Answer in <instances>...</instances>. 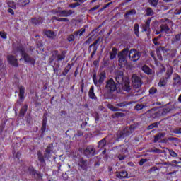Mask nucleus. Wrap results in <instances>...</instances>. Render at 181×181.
<instances>
[{
  "label": "nucleus",
  "instance_id": "1",
  "mask_svg": "<svg viewBox=\"0 0 181 181\" xmlns=\"http://www.w3.org/2000/svg\"><path fill=\"white\" fill-rule=\"evenodd\" d=\"M129 52V49L128 48H125L118 54V62H119V67H125L127 66V56H128V53Z\"/></svg>",
  "mask_w": 181,
  "mask_h": 181
},
{
  "label": "nucleus",
  "instance_id": "2",
  "mask_svg": "<svg viewBox=\"0 0 181 181\" xmlns=\"http://www.w3.org/2000/svg\"><path fill=\"white\" fill-rule=\"evenodd\" d=\"M117 84L115 83L114 79L110 78L106 81V86H105V90L107 91L108 94H112L117 91L118 87Z\"/></svg>",
  "mask_w": 181,
  "mask_h": 181
},
{
  "label": "nucleus",
  "instance_id": "3",
  "mask_svg": "<svg viewBox=\"0 0 181 181\" xmlns=\"http://www.w3.org/2000/svg\"><path fill=\"white\" fill-rule=\"evenodd\" d=\"M76 165L79 170H83L84 172H87L88 170V168H90L88 160L84 159L83 157L78 158Z\"/></svg>",
  "mask_w": 181,
  "mask_h": 181
},
{
  "label": "nucleus",
  "instance_id": "4",
  "mask_svg": "<svg viewBox=\"0 0 181 181\" xmlns=\"http://www.w3.org/2000/svg\"><path fill=\"white\" fill-rule=\"evenodd\" d=\"M100 40H101V37H99L95 40V41L93 44L89 45L88 49V53H91V50H93L90 56V59H93L94 56H95V54L97 53V50H98V46H100V44H98Z\"/></svg>",
  "mask_w": 181,
  "mask_h": 181
},
{
  "label": "nucleus",
  "instance_id": "5",
  "mask_svg": "<svg viewBox=\"0 0 181 181\" xmlns=\"http://www.w3.org/2000/svg\"><path fill=\"white\" fill-rule=\"evenodd\" d=\"M66 59V51H62L61 54L59 53V50H54L52 52V62L55 61L56 63H60L62 60Z\"/></svg>",
  "mask_w": 181,
  "mask_h": 181
},
{
  "label": "nucleus",
  "instance_id": "6",
  "mask_svg": "<svg viewBox=\"0 0 181 181\" xmlns=\"http://www.w3.org/2000/svg\"><path fill=\"white\" fill-rule=\"evenodd\" d=\"M142 56V53L136 49H132L129 52V59L131 62H138L141 57Z\"/></svg>",
  "mask_w": 181,
  "mask_h": 181
},
{
  "label": "nucleus",
  "instance_id": "7",
  "mask_svg": "<svg viewBox=\"0 0 181 181\" xmlns=\"http://www.w3.org/2000/svg\"><path fill=\"white\" fill-rule=\"evenodd\" d=\"M105 78H107V74H105V72L100 73V74L99 75L98 81L97 80V74L95 73L93 76V83L96 86V87L98 86V83L99 84H103Z\"/></svg>",
  "mask_w": 181,
  "mask_h": 181
},
{
  "label": "nucleus",
  "instance_id": "8",
  "mask_svg": "<svg viewBox=\"0 0 181 181\" xmlns=\"http://www.w3.org/2000/svg\"><path fill=\"white\" fill-rule=\"evenodd\" d=\"M18 99L17 103L18 105H22V103L25 101V87L22 85L18 86Z\"/></svg>",
  "mask_w": 181,
  "mask_h": 181
},
{
  "label": "nucleus",
  "instance_id": "9",
  "mask_svg": "<svg viewBox=\"0 0 181 181\" xmlns=\"http://www.w3.org/2000/svg\"><path fill=\"white\" fill-rule=\"evenodd\" d=\"M132 81L134 88H139L142 86V80L141 79V77L135 74L132 76Z\"/></svg>",
  "mask_w": 181,
  "mask_h": 181
},
{
  "label": "nucleus",
  "instance_id": "10",
  "mask_svg": "<svg viewBox=\"0 0 181 181\" xmlns=\"http://www.w3.org/2000/svg\"><path fill=\"white\" fill-rule=\"evenodd\" d=\"M21 57L23 58L25 63H30L32 66H35V64H36V59L30 57V55L26 53V52L21 54Z\"/></svg>",
  "mask_w": 181,
  "mask_h": 181
},
{
  "label": "nucleus",
  "instance_id": "11",
  "mask_svg": "<svg viewBox=\"0 0 181 181\" xmlns=\"http://www.w3.org/2000/svg\"><path fill=\"white\" fill-rule=\"evenodd\" d=\"M83 153L86 158H93L95 155V149L92 146H88L84 150Z\"/></svg>",
  "mask_w": 181,
  "mask_h": 181
},
{
  "label": "nucleus",
  "instance_id": "12",
  "mask_svg": "<svg viewBox=\"0 0 181 181\" xmlns=\"http://www.w3.org/2000/svg\"><path fill=\"white\" fill-rule=\"evenodd\" d=\"M7 61L13 67H19V62L16 57L9 54L7 56Z\"/></svg>",
  "mask_w": 181,
  "mask_h": 181
},
{
  "label": "nucleus",
  "instance_id": "13",
  "mask_svg": "<svg viewBox=\"0 0 181 181\" xmlns=\"http://www.w3.org/2000/svg\"><path fill=\"white\" fill-rule=\"evenodd\" d=\"M142 32H147V37L151 36V18L147 19L145 24L143 25Z\"/></svg>",
  "mask_w": 181,
  "mask_h": 181
},
{
  "label": "nucleus",
  "instance_id": "14",
  "mask_svg": "<svg viewBox=\"0 0 181 181\" xmlns=\"http://www.w3.org/2000/svg\"><path fill=\"white\" fill-rule=\"evenodd\" d=\"M124 72L122 71H119L116 74L115 80L118 84H124Z\"/></svg>",
  "mask_w": 181,
  "mask_h": 181
},
{
  "label": "nucleus",
  "instance_id": "15",
  "mask_svg": "<svg viewBox=\"0 0 181 181\" xmlns=\"http://www.w3.org/2000/svg\"><path fill=\"white\" fill-rule=\"evenodd\" d=\"M74 13L73 10H61L59 13V18H69Z\"/></svg>",
  "mask_w": 181,
  "mask_h": 181
},
{
  "label": "nucleus",
  "instance_id": "16",
  "mask_svg": "<svg viewBox=\"0 0 181 181\" xmlns=\"http://www.w3.org/2000/svg\"><path fill=\"white\" fill-rule=\"evenodd\" d=\"M129 135H131L129 129H124L119 132V139H124V138H127V136H129Z\"/></svg>",
  "mask_w": 181,
  "mask_h": 181
},
{
  "label": "nucleus",
  "instance_id": "17",
  "mask_svg": "<svg viewBox=\"0 0 181 181\" xmlns=\"http://www.w3.org/2000/svg\"><path fill=\"white\" fill-rule=\"evenodd\" d=\"M28 171L29 172V173H30V175H33V176H36V175H37V176H40V181L42 180L43 177L42 176V174L37 173V172L36 171V170H35L33 166L28 167Z\"/></svg>",
  "mask_w": 181,
  "mask_h": 181
},
{
  "label": "nucleus",
  "instance_id": "18",
  "mask_svg": "<svg viewBox=\"0 0 181 181\" xmlns=\"http://www.w3.org/2000/svg\"><path fill=\"white\" fill-rule=\"evenodd\" d=\"M38 156V161L40 162L41 166H46V162L45 161V154L42 153V152L38 151L37 153Z\"/></svg>",
  "mask_w": 181,
  "mask_h": 181
},
{
  "label": "nucleus",
  "instance_id": "19",
  "mask_svg": "<svg viewBox=\"0 0 181 181\" xmlns=\"http://www.w3.org/2000/svg\"><path fill=\"white\" fill-rule=\"evenodd\" d=\"M52 153H53V151L52 150V144H49L47 146L45 153V159H50L52 156Z\"/></svg>",
  "mask_w": 181,
  "mask_h": 181
},
{
  "label": "nucleus",
  "instance_id": "20",
  "mask_svg": "<svg viewBox=\"0 0 181 181\" xmlns=\"http://www.w3.org/2000/svg\"><path fill=\"white\" fill-rule=\"evenodd\" d=\"M88 97L90 98V100H94L95 101H97V96L95 95V93H94V86H92L88 91Z\"/></svg>",
  "mask_w": 181,
  "mask_h": 181
},
{
  "label": "nucleus",
  "instance_id": "21",
  "mask_svg": "<svg viewBox=\"0 0 181 181\" xmlns=\"http://www.w3.org/2000/svg\"><path fill=\"white\" fill-rule=\"evenodd\" d=\"M31 23L32 25H34L35 26H39V25L43 23V20L42 18H31Z\"/></svg>",
  "mask_w": 181,
  "mask_h": 181
},
{
  "label": "nucleus",
  "instance_id": "22",
  "mask_svg": "<svg viewBox=\"0 0 181 181\" xmlns=\"http://www.w3.org/2000/svg\"><path fill=\"white\" fill-rule=\"evenodd\" d=\"M136 103V101H124L121 102L119 103L116 104V107H119L120 108H122L124 107H127V105H131L132 104H135Z\"/></svg>",
  "mask_w": 181,
  "mask_h": 181
},
{
  "label": "nucleus",
  "instance_id": "23",
  "mask_svg": "<svg viewBox=\"0 0 181 181\" xmlns=\"http://www.w3.org/2000/svg\"><path fill=\"white\" fill-rule=\"evenodd\" d=\"M165 136H166L165 132H159L156 136H154V140H153L154 144H156V142L160 141V139H162V138H165Z\"/></svg>",
  "mask_w": 181,
  "mask_h": 181
},
{
  "label": "nucleus",
  "instance_id": "24",
  "mask_svg": "<svg viewBox=\"0 0 181 181\" xmlns=\"http://www.w3.org/2000/svg\"><path fill=\"white\" fill-rule=\"evenodd\" d=\"M105 146H107V137L103 138L98 143V148L99 149H104Z\"/></svg>",
  "mask_w": 181,
  "mask_h": 181
},
{
  "label": "nucleus",
  "instance_id": "25",
  "mask_svg": "<svg viewBox=\"0 0 181 181\" xmlns=\"http://www.w3.org/2000/svg\"><path fill=\"white\" fill-rule=\"evenodd\" d=\"M74 66V64L68 63L66 66L64 68V71H62V76H66L69 74V71L71 70V67Z\"/></svg>",
  "mask_w": 181,
  "mask_h": 181
},
{
  "label": "nucleus",
  "instance_id": "26",
  "mask_svg": "<svg viewBox=\"0 0 181 181\" xmlns=\"http://www.w3.org/2000/svg\"><path fill=\"white\" fill-rule=\"evenodd\" d=\"M116 177H118V179H125L128 177V173L127 171H120L116 173Z\"/></svg>",
  "mask_w": 181,
  "mask_h": 181
},
{
  "label": "nucleus",
  "instance_id": "27",
  "mask_svg": "<svg viewBox=\"0 0 181 181\" xmlns=\"http://www.w3.org/2000/svg\"><path fill=\"white\" fill-rule=\"evenodd\" d=\"M45 35L47 36V37H48V39H54V37H56V34L54 32L50 30H45Z\"/></svg>",
  "mask_w": 181,
  "mask_h": 181
},
{
  "label": "nucleus",
  "instance_id": "28",
  "mask_svg": "<svg viewBox=\"0 0 181 181\" xmlns=\"http://www.w3.org/2000/svg\"><path fill=\"white\" fill-rule=\"evenodd\" d=\"M117 54H118V49L116 47H113L112 52H110V60H114L117 57Z\"/></svg>",
  "mask_w": 181,
  "mask_h": 181
},
{
  "label": "nucleus",
  "instance_id": "29",
  "mask_svg": "<svg viewBox=\"0 0 181 181\" xmlns=\"http://www.w3.org/2000/svg\"><path fill=\"white\" fill-rule=\"evenodd\" d=\"M28 105H24L19 112V117H25L26 112H28Z\"/></svg>",
  "mask_w": 181,
  "mask_h": 181
},
{
  "label": "nucleus",
  "instance_id": "30",
  "mask_svg": "<svg viewBox=\"0 0 181 181\" xmlns=\"http://www.w3.org/2000/svg\"><path fill=\"white\" fill-rule=\"evenodd\" d=\"M172 74H173V68L170 66L166 71L165 76L164 78H165V80H169V78H170L172 76Z\"/></svg>",
  "mask_w": 181,
  "mask_h": 181
},
{
  "label": "nucleus",
  "instance_id": "31",
  "mask_svg": "<svg viewBox=\"0 0 181 181\" xmlns=\"http://www.w3.org/2000/svg\"><path fill=\"white\" fill-rule=\"evenodd\" d=\"M141 70H142V71H144V73H145L146 74H148V76L152 74V69L151 68H149V66H148V65L143 66L141 68Z\"/></svg>",
  "mask_w": 181,
  "mask_h": 181
},
{
  "label": "nucleus",
  "instance_id": "32",
  "mask_svg": "<svg viewBox=\"0 0 181 181\" xmlns=\"http://www.w3.org/2000/svg\"><path fill=\"white\" fill-rule=\"evenodd\" d=\"M160 122H162V121L154 122L148 125L147 127L148 131H151V129H153V128H158L159 125H160Z\"/></svg>",
  "mask_w": 181,
  "mask_h": 181
},
{
  "label": "nucleus",
  "instance_id": "33",
  "mask_svg": "<svg viewBox=\"0 0 181 181\" xmlns=\"http://www.w3.org/2000/svg\"><path fill=\"white\" fill-rule=\"evenodd\" d=\"M123 83H124L123 89L124 90V91H127V93H129V91H131V85L129 81H124Z\"/></svg>",
  "mask_w": 181,
  "mask_h": 181
},
{
  "label": "nucleus",
  "instance_id": "34",
  "mask_svg": "<svg viewBox=\"0 0 181 181\" xmlns=\"http://www.w3.org/2000/svg\"><path fill=\"white\" fill-rule=\"evenodd\" d=\"M160 28L161 30V32H165V33H169V31L170 30V28H169V25H168V24H162L160 26Z\"/></svg>",
  "mask_w": 181,
  "mask_h": 181
},
{
  "label": "nucleus",
  "instance_id": "35",
  "mask_svg": "<svg viewBox=\"0 0 181 181\" xmlns=\"http://www.w3.org/2000/svg\"><path fill=\"white\" fill-rule=\"evenodd\" d=\"M86 33V28H82L80 30L74 33V36H83Z\"/></svg>",
  "mask_w": 181,
  "mask_h": 181
},
{
  "label": "nucleus",
  "instance_id": "36",
  "mask_svg": "<svg viewBox=\"0 0 181 181\" xmlns=\"http://www.w3.org/2000/svg\"><path fill=\"white\" fill-rule=\"evenodd\" d=\"M16 50L17 52H19L21 54H23L26 51H25V48L23 47V45L22 44H19L16 47Z\"/></svg>",
  "mask_w": 181,
  "mask_h": 181
},
{
  "label": "nucleus",
  "instance_id": "37",
  "mask_svg": "<svg viewBox=\"0 0 181 181\" xmlns=\"http://www.w3.org/2000/svg\"><path fill=\"white\" fill-rule=\"evenodd\" d=\"M169 52H170L168 54V57H171V59H173V57H176V54H177V49H172Z\"/></svg>",
  "mask_w": 181,
  "mask_h": 181
},
{
  "label": "nucleus",
  "instance_id": "38",
  "mask_svg": "<svg viewBox=\"0 0 181 181\" xmlns=\"http://www.w3.org/2000/svg\"><path fill=\"white\" fill-rule=\"evenodd\" d=\"M168 83V79L166 78H162L158 82L159 87H165Z\"/></svg>",
  "mask_w": 181,
  "mask_h": 181
},
{
  "label": "nucleus",
  "instance_id": "39",
  "mask_svg": "<svg viewBox=\"0 0 181 181\" xmlns=\"http://www.w3.org/2000/svg\"><path fill=\"white\" fill-rule=\"evenodd\" d=\"M134 35H136L137 37H139V23L134 24Z\"/></svg>",
  "mask_w": 181,
  "mask_h": 181
},
{
  "label": "nucleus",
  "instance_id": "40",
  "mask_svg": "<svg viewBox=\"0 0 181 181\" xmlns=\"http://www.w3.org/2000/svg\"><path fill=\"white\" fill-rule=\"evenodd\" d=\"M47 127V123H42L40 129L41 136H45V132H46Z\"/></svg>",
  "mask_w": 181,
  "mask_h": 181
},
{
  "label": "nucleus",
  "instance_id": "41",
  "mask_svg": "<svg viewBox=\"0 0 181 181\" xmlns=\"http://www.w3.org/2000/svg\"><path fill=\"white\" fill-rule=\"evenodd\" d=\"M148 4L152 6L153 8H156L158 6V3L159 2V0H148Z\"/></svg>",
  "mask_w": 181,
  "mask_h": 181
},
{
  "label": "nucleus",
  "instance_id": "42",
  "mask_svg": "<svg viewBox=\"0 0 181 181\" xmlns=\"http://www.w3.org/2000/svg\"><path fill=\"white\" fill-rule=\"evenodd\" d=\"M146 16H153V10L151 7H148L146 9Z\"/></svg>",
  "mask_w": 181,
  "mask_h": 181
},
{
  "label": "nucleus",
  "instance_id": "43",
  "mask_svg": "<svg viewBox=\"0 0 181 181\" xmlns=\"http://www.w3.org/2000/svg\"><path fill=\"white\" fill-rule=\"evenodd\" d=\"M160 52H163V53H168L170 51V49L166 47H159L158 48H157Z\"/></svg>",
  "mask_w": 181,
  "mask_h": 181
},
{
  "label": "nucleus",
  "instance_id": "44",
  "mask_svg": "<svg viewBox=\"0 0 181 181\" xmlns=\"http://www.w3.org/2000/svg\"><path fill=\"white\" fill-rule=\"evenodd\" d=\"M156 53L157 54V57L160 62H163V57H162V54L160 53V51L157 48L156 49Z\"/></svg>",
  "mask_w": 181,
  "mask_h": 181
},
{
  "label": "nucleus",
  "instance_id": "45",
  "mask_svg": "<svg viewBox=\"0 0 181 181\" xmlns=\"http://www.w3.org/2000/svg\"><path fill=\"white\" fill-rule=\"evenodd\" d=\"M146 105H144V104H137L135 106V110H136V111H141V110H144V108H146Z\"/></svg>",
  "mask_w": 181,
  "mask_h": 181
},
{
  "label": "nucleus",
  "instance_id": "46",
  "mask_svg": "<svg viewBox=\"0 0 181 181\" xmlns=\"http://www.w3.org/2000/svg\"><path fill=\"white\" fill-rule=\"evenodd\" d=\"M172 110L169 107L163 108L161 112V115H167V114H169L170 112H171Z\"/></svg>",
  "mask_w": 181,
  "mask_h": 181
},
{
  "label": "nucleus",
  "instance_id": "47",
  "mask_svg": "<svg viewBox=\"0 0 181 181\" xmlns=\"http://www.w3.org/2000/svg\"><path fill=\"white\" fill-rule=\"evenodd\" d=\"M107 107L110 111H113V112H118V107H115L114 105L109 104Z\"/></svg>",
  "mask_w": 181,
  "mask_h": 181
},
{
  "label": "nucleus",
  "instance_id": "48",
  "mask_svg": "<svg viewBox=\"0 0 181 181\" xmlns=\"http://www.w3.org/2000/svg\"><path fill=\"white\" fill-rule=\"evenodd\" d=\"M158 93V89L155 87H152L149 89L150 95H155Z\"/></svg>",
  "mask_w": 181,
  "mask_h": 181
},
{
  "label": "nucleus",
  "instance_id": "49",
  "mask_svg": "<svg viewBox=\"0 0 181 181\" xmlns=\"http://www.w3.org/2000/svg\"><path fill=\"white\" fill-rule=\"evenodd\" d=\"M129 15H136V9H132V10L127 11L124 14V16H129Z\"/></svg>",
  "mask_w": 181,
  "mask_h": 181
},
{
  "label": "nucleus",
  "instance_id": "50",
  "mask_svg": "<svg viewBox=\"0 0 181 181\" xmlns=\"http://www.w3.org/2000/svg\"><path fill=\"white\" fill-rule=\"evenodd\" d=\"M80 3L76 2V3H71L69 5V7L71 8V9H73L74 8H77V6H80Z\"/></svg>",
  "mask_w": 181,
  "mask_h": 181
},
{
  "label": "nucleus",
  "instance_id": "51",
  "mask_svg": "<svg viewBox=\"0 0 181 181\" xmlns=\"http://www.w3.org/2000/svg\"><path fill=\"white\" fill-rule=\"evenodd\" d=\"M127 155L125 154H118L117 155V158L119 159V160H125V158H127Z\"/></svg>",
  "mask_w": 181,
  "mask_h": 181
},
{
  "label": "nucleus",
  "instance_id": "52",
  "mask_svg": "<svg viewBox=\"0 0 181 181\" xmlns=\"http://www.w3.org/2000/svg\"><path fill=\"white\" fill-rule=\"evenodd\" d=\"M74 39H76L74 34H71L68 36L67 40L68 42H74Z\"/></svg>",
  "mask_w": 181,
  "mask_h": 181
},
{
  "label": "nucleus",
  "instance_id": "53",
  "mask_svg": "<svg viewBox=\"0 0 181 181\" xmlns=\"http://www.w3.org/2000/svg\"><path fill=\"white\" fill-rule=\"evenodd\" d=\"M0 36L2 39H8V34H6V33L4 32V31H1L0 32Z\"/></svg>",
  "mask_w": 181,
  "mask_h": 181
},
{
  "label": "nucleus",
  "instance_id": "54",
  "mask_svg": "<svg viewBox=\"0 0 181 181\" xmlns=\"http://www.w3.org/2000/svg\"><path fill=\"white\" fill-rule=\"evenodd\" d=\"M173 134H176L177 135H179L181 134V127L175 128L173 130Z\"/></svg>",
  "mask_w": 181,
  "mask_h": 181
},
{
  "label": "nucleus",
  "instance_id": "55",
  "mask_svg": "<svg viewBox=\"0 0 181 181\" xmlns=\"http://www.w3.org/2000/svg\"><path fill=\"white\" fill-rule=\"evenodd\" d=\"M115 117L116 118H119V117H125V113H122V112H116L115 113Z\"/></svg>",
  "mask_w": 181,
  "mask_h": 181
},
{
  "label": "nucleus",
  "instance_id": "56",
  "mask_svg": "<svg viewBox=\"0 0 181 181\" xmlns=\"http://www.w3.org/2000/svg\"><path fill=\"white\" fill-rule=\"evenodd\" d=\"M169 153H170V156H172V158L177 157V153H176V152H175V151H173L172 149L169 150Z\"/></svg>",
  "mask_w": 181,
  "mask_h": 181
},
{
  "label": "nucleus",
  "instance_id": "57",
  "mask_svg": "<svg viewBox=\"0 0 181 181\" xmlns=\"http://www.w3.org/2000/svg\"><path fill=\"white\" fill-rule=\"evenodd\" d=\"M80 86H81V93H84V79H81L80 82Z\"/></svg>",
  "mask_w": 181,
  "mask_h": 181
},
{
  "label": "nucleus",
  "instance_id": "58",
  "mask_svg": "<svg viewBox=\"0 0 181 181\" xmlns=\"http://www.w3.org/2000/svg\"><path fill=\"white\" fill-rule=\"evenodd\" d=\"M151 56L153 59V60L155 62V64H156V65L159 64V61H158V59H156V57H155V53L151 52Z\"/></svg>",
  "mask_w": 181,
  "mask_h": 181
},
{
  "label": "nucleus",
  "instance_id": "59",
  "mask_svg": "<svg viewBox=\"0 0 181 181\" xmlns=\"http://www.w3.org/2000/svg\"><path fill=\"white\" fill-rule=\"evenodd\" d=\"M30 4V0H21L22 6H26V5H29Z\"/></svg>",
  "mask_w": 181,
  "mask_h": 181
},
{
  "label": "nucleus",
  "instance_id": "60",
  "mask_svg": "<svg viewBox=\"0 0 181 181\" xmlns=\"http://www.w3.org/2000/svg\"><path fill=\"white\" fill-rule=\"evenodd\" d=\"M42 123L47 124V113H44L42 117Z\"/></svg>",
  "mask_w": 181,
  "mask_h": 181
},
{
  "label": "nucleus",
  "instance_id": "61",
  "mask_svg": "<svg viewBox=\"0 0 181 181\" xmlns=\"http://www.w3.org/2000/svg\"><path fill=\"white\" fill-rule=\"evenodd\" d=\"M98 8H100V5H97L95 7L91 8L88 11L89 13H92V12H94V11H97V9H98Z\"/></svg>",
  "mask_w": 181,
  "mask_h": 181
},
{
  "label": "nucleus",
  "instance_id": "62",
  "mask_svg": "<svg viewBox=\"0 0 181 181\" xmlns=\"http://www.w3.org/2000/svg\"><path fill=\"white\" fill-rule=\"evenodd\" d=\"M58 22H70V20L67 18H59Z\"/></svg>",
  "mask_w": 181,
  "mask_h": 181
},
{
  "label": "nucleus",
  "instance_id": "63",
  "mask_svg": "<svg viewBox=\"0 0 181 181\" xmlns=\"http://www.w3.org/2000/svg\"><path fill=\"white\" fill-rule=\"evenodd\" d=\"M84 133L81 130H78L76 134H74V136H83Z\"/></svg>",
  "mask_w": 181,
  "mask_h": 181
},
{
  "label": "nucleus",
  "instance_id": "64",
  "mask_svg": "<svg viewBox=\"0 0 181 181\" xmlns=\"http://www.w3.org/2000/svg\"><path fill=\"white\" fill-rule=\"evenodd\" d=\"M181 34H177L175 35V37L174 38V42H179L180 40Z\"/></svg>",
  "mask_w": 181,
  "mask_h": 181
}]
</instances>
